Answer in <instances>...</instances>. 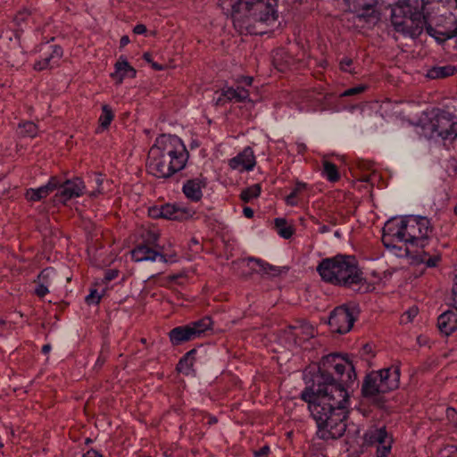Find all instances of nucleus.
<instances>
[{
	"instance_id": "cd10ccee",
	"label": "nucleus",
	"mask_w": 457,
	"mask_h": 457,
	"mask_svg": "<svg viewBox=\"0 0 457 457\" xmlns=\"http://www.w3.org/2000/svg\"><path fill=\"white\" fill-rule=\"evenodd\" d=\"M275 226L277 228L278 234L285 238H290L294 234V228L291 225L287 224V220L282 218H277L275 220Z\"/></svg>"
},
{
	"instance_id": "4c0bfd02",
	"label": "nucleus",
	"mask_w": 457,
	"mask_h": 457,
	"mask_svg": "<svg viewBox=\"0 0 457 457\" xmlns=\"http://www.w3.org/2000/svg\"><path fill=\"white\" fill-rule=\"evenodd\" d=\"M29 16L30 14L27 10L21 11L14 17V21L18 25H21V22H25L29 18Z\"/></svg>"
},
{
	"instance_id": "423d86ee",
	"label": "nucleus",
	"mask_w": 457,
	"mask_h": 457,
	"mask_svg": "<svg viewBox=\"0 0 457 457\" xmlns=\"http://www.w3.org/2000/svg\"><path fill=\"white\" fill-rule=\"evenodd\" d=\"M317 271L324 281L334 285L358 284L361 279L356 262L352 256L337 255L323 259Z\"/></svg>"
},
{
	"instance_id": "c85d7f7f",
	"label": "nucleus",
	"mask_w": 457,
	"mask_h": 457,
	"mask_svg": "<svg viewBox=\"0 0 457 457\" xmlns=\"http://www.w3.org/2000/svg\"><path fill=\"white\" fill-rule=\"evenodd\" d=\"M113 118L114 113L112 108L107 104L103 105L102 113L98 119L100 129L103 130L108 129Z\"/></svg>"
},
{
	"instance_id": "2f4dec72",
	"label": "nucleus",
	"mask_w": 457,
	"mask_h": 457,
	"mask_svg": "<svg viewBox=\"0 0 457 457\" xmlns=\"http://www.w3.org/2000/svg\"><path fill=\"white\" fill-rule=\"evenodd\" d=\"M56 272L53 268H46L43 270L37 277L39 283H44L49 287L52 285V280L55 277Z\"/></svg>"
},
{
	"instance_id": "c9c22d12",
	"label": "nucleus",
	"mask_w": 457,
	"mask_h": 457,
	"mask_svg": "<svg viewBox=\"0 0 457 457\" xmlns=\"http://www.w3.org/2000/svg\"><path fill=\"white\" fill-rule=\"evenodd\" d=\"M307 189H308V185L306 183L302 182V181H297L290 194L298 197L303 192H305Z\"/></svg>"
},
{
	"instance_id": "aec40b11",
	"label": "nucleus",
	"mask_w": 457,
	"mask_h": 457,
	"mask_svg": "<svg viewBox=\"0 0 457 457\" xmlns=\"http://www.w3.org/2000/svg\"><path fill=\"white\" fill-rule=\"evenodd\" d=\"M437 327L445 336L453 334L457 329V312L454 311L443 312L437 319Z\"/></svg>"
},
{
	"instance_id": "a878e982",
	"label": "nucleus",
	"mask_w": 457,
	"mask_h": 457,
	"mask_svg": "<svg viewBox=\"0 0 457 457\" xmlns=\"http://www.w3.org/2000/svg\"><path fill=\"white\" fill-rule=\"evenodd\" d=\"M194 338L201 337L204 333L212 328V320L210 317H204L199 320L188 324Z\"/></svg>"
},
{
	"instance_id": "9b49d317",
	"label": "nucleus",
	"mask_w": 457,
	"mask_h": 457,
	"mask_svg": "<svg viewBox=\"0 0 457 457\" xmlns=\"http://www.w3.org/2000/svg\"><path fill=\"white\" fill-rule=\"evenodd\" d=\"M357 317L355 307L341 305L331 312L328 324L335 333L345 334L351 330Z\"/></svg>"
},
{
	"instance_id": "20e7f679",
	"label": "nucleus",
	"mask_w": 457,
	"mask_h": 457,
	"mask_svg": "<svg viewBox=\"0 0 457 457\" xmlns=\"http://www.w3.org/2000/svg\"><path fill=\"white\" fill-rule=\"evenodd\" d=\"M432 232L430 220L424 216H404L389 220L383 228L382 242L387 248L395 243L411 247H425Z\"/></svg>"
},
{
	"instance_id": "a18cd8bd",
	"label": "nucleus",
	"mask_w": 457,
	"mask_h": 457,
	"mask_svg": "<svg viewBox=\"0 0 457 457\" xmlns=\"http://www.w3.org/2000/svg\"><path fill=\"white\" fill-rule=\"evenodd\" d=\"M133 31L135 34L142 35V34L145 33L146 28L143 24H137L134 27Z\"/></svg>"
},
{
	"instance_id": "ddd939ff",
	"label": "nucleus",
	"mask_w": 457,
	"mask_h": 457,
	"mask_svg": "<svg viewBox=\"0 0 457 457\" xmlns=\"http://www.w3.org/2000/svg\"><path fill=\"white\" fill-rule=\"evenodd\" d=\"M148 237L146 238L147 244H139L131 251V258L137 262H154L157 259L162 262H166L167 260L163 254L154 250L149 245H155L159 239V235L155 231H148Z\"/></svg>"
},
{
	"instance_id": "864d4df0",
	"label": "nucleus",
	"mask_w": 457,
	"mask_h": 457,
	"mask_svg": "<svg viewBox=\"0 0 457 457\" xmlns=\"http://www.w3.org/2000/svg\"><path fill=\"white\" fill-rule=\"evenodd\" d=\"M319 230L320 233H326V232L329 231V228L326 225H323L320 228Z\"/></svg>"
},
{
	"instance_id": "f704fd0d",
	"label": "nucleus",
	"mask_w": 457,
	"mask_h": 457,
	"mask_svg": "<svg viewBox=\"0 0 457 457\" xmlns=\"http://www.w3.org/2000/svg\"><path fill=\"white\" fill-rule=\"evenodd\" d=\"M195 353V350L189 351L179 361V370H183V366L186 365L187 368H191L194 364L192 355Z\"/></svg>"
},
{
	"instance_id": "5fc2aeb1",
	"label": "nucleus",
	"mask_w": 457,
	"mask_h": 457,
	"mask_svg": "<svg viewBox=\"0 0 457 457\" xmlns=\"http://www.w3.org/2000/svg\"><path fill=\"white\" fill-rule=\"evenodd\" d=\"M95 180H96V183L98 186H100V185L102 184V179H101V177H100L99 175L96 176Z\"/></svg>"
},
{
	"instance_id": "412c9836",
	"label": "nucleus",
	"mask_w": 457,
	"mask_h": 457,
	"mask_svg": "<svg viewBox=\"0 0 457 457\" xmlns=\"http://www.w3.org/2000/svg\"><path fill=\"white\" fill-rule=\"evenodd\" d=\"M136 73V70L129 65L127 60L120 57L115 63V71L112 73V77L120 84L125 78H135Z\"/></svg>"
},
{
	"instance_id": "2eb2a0df",
	"label": "nucleus",
	"mask_w": 457,
	"mask_h": 457,
	"mask_svg": "<svg viewBox=\"0 0 457 457\" xmlns=\"http://www.w3.org/2000/svg\"><path fill=\"white\" fill-rule=\"evenodd\" d=\"M57 188V196L60 197L61 201L66 202L71 198L82 195L86 187L81 179L75 178L73 179L66 180L61 185L58 183Z\"/></svg>"
},
{
	"instance_id": "a19ab883",
	"label": "nucleus",
	"mask_w": 457,
	"mask_h": 457,
	"mask_svg": "<svg viewBox=\"0 0 457 457\" xmlns=\"http://www.w3.org/2000/svg\"><path fill=\"white\" fill-rule=\"evenodd\" d=\"M118 277V271L116 270H109L105 272L104 280L108 283Z\"/></svg>"
},
{
	"instance_id": "f8f14e48",
	"label": "nucleus",
	"mask_w": 457,
	"mask_h": 457,
	"mask_svg": "<svg viewBox=\"0 0 457 457\" xmlns=\"http://www.w3.org/2000/svg\"><path fill=\"white\" fill-rule=\"evenodd\" d=\"M366 445L377 446V457H388L391 453L393 439L385 427H371L363 435Z\"/></svg>"
},
{
	"instance_id": "4468645a",
	"label": "nucleus",
	"mask_w": 457,
	"mask_h": 457,
	"mask_svg": "<svg viewBox=\"0 0 457 457\" xmlns=\"http://www.w3.org/2000/svg\"><path fill=\"white\" fill-rule=\"evenodd\" d=\"M256 164V159L253 150L250 146H246L242 152L229 160L228 165L232 170L243 171H251Z\"/></svg>"
},
{
	"instance_id": "603ef678",
	"label": "nucleus",
	"mask_w": 457,
	"mask_h": 457,
	"mask_svg": "<svg viewBox=\"0 0 457 457\" xmlns=\"http://www.w3.org/2000/svg\"><path fill=\"white\" fill-rule=\"evenodd\" d=\"M50 350H51V346L49 345H45L42 347V352L44 353H48L50 352Z\"/></svg>"
},
{
	"instance_id": "1a4fd4ad",
	"label": "nucleus",
	"mask_w": 457,
	"mask_h": 457,
	"mask_svg": "<svg viewBox=\"0 0 457 457\" xmlns=\"http://www.w3.org/2000/svg\"><path fill=\"white\" fill-rule=\"evenodd\" d=\"M400 369L391 367L372 371L366 376L361 391L365 396H375L385 394L398 387Z\"/></svg>"
},
{
	"instance_id": "c03bdc74",
	"label": "nucleus",
	"mask_w": 457,
	"mask_h": 457,
	"mask_svg": "<svg viewBox=\"0 0 457 457\" xmlns=\"http://www.w3.org/2000/svg\"><path fill=\"white\" fill-rule=\"evenodd\" d=\"M82 457H103V455L95 449H90L83 453Z\"/></svg>"
},
{
	"instance_id": "4d7b16f0",
	"label": "nucleus",
	"mask_w": 457,
	"mask_h": 457,
	"mask_svg": "<svg viewBox=\"0 0 457 457\" xmlns=\"http://www.w3.org/2000/svg\"><path fill=\"white\" fill-rule=\"evenodd\" d=\"M4 440L2 438V436H0V449H2L4 447Z\"/></svg>"
},
{
	"instance_id": "c756f323",
	"label": "nucleus",
	"mask_w": 457,
	"mask_h": 457,
	"mask_svg": "<svg viewBox=\"0 0 457 457\" xmlns=\"http://www.w3.org/2000/svg\"><path fill=\"white\" fill-rule=\"evenodd\" d=\"M38 128L32 121H26L19 125V134L21 137H35L37 136Z\"/></svg>"
},
{
	"instance_id": "9d476101",
	"label": "nucleus",
	"mask_w": 457,
	"mask_h": 457,
	"mask_svg": "<svg viewBox=\"0 0 457 457\" xmlns=\"http://www.w3.org/2000/svg\"><path fill=\"white\" fill-rule=\"evenodd\" d=\"M253 77L243 76L237 79L236 87H225L221 89L215 101L216 104H225L228 102L242 103L249 99L247 87L253 84Z\"/></svg>"
},
{
	"instance_id": "f3484780",
	"label": "nucleus",
	"mask_w": 457,
	"mask_h": 457,
	"mask_svg": "<svg viewBox=\"0 0 457 457\" xmlns=\"http://www.w3.org/2000/svg\"><path fill=\"white\" fill-rule=\"evenodd\" d=\"M63 54L61 46L54 45L48 47V51L38 61L35 62L33 69L37 71L53 69L57 66Z\"/></svg>"
},
{
	"instance_id": "ea45409f",
	"label": "nucleus",
	"mask_w": 457,
	"mask_h": 457,
	"mask_svg": "<svg viewBox=\"0 0 457 457\" xmlns=\"http://www.w3.org/2000/svg\"><path fill=\"white\" fill-rule=\"evenodd\" d=\"M352 63H353L352 59L347 58V57L343 58V59L341 60V62H340V68H341V70H342L343 71L352 72V71H350V69H349V68L351 67Z\"/></svg>"
},
{
	"instance_id": "dca6fc26",
	"label": "nucleus",
	"mask_w": 457,
	"mask_h": 457,
	"mask_svg": "<svg viewBox=\"0 0 457 457\" xmlns=\"http://www.w3.org/2000/svg\"><path fill=\"white\" fill-rule=\"evenodd\" d=\"M207 186V179L199 176L187 179L184 182L182 192L185 196L191 202H199L203 197V189Z\"/></svg>"
},
{
	"instance_id": "3c124183",
	"label": "nucleus",
	"mask_w": 457,
	"mask_h": 457,
	"mask_svg": "<svg viewBox=\"0 0 457 457\" xmlns=\"http://www.w3.org/2000/svg\"><path fill=\"white\" fill-rule=\"evenodd\" d=\"M299 110L302 111V112H303V111L304 112H310V111H314L315 108L312 105H304V106H300Z\"/></svg>"
},
{
	"instance_id": "6ab92c4d",
	"label": "nucleus",
	"mask_w": 457,
	"mask_h": 457,
	"mask_svg": "<svg viewBox=\"0 0 457 457\" xmlns=\"http://www.w3.org/2000/svg\"><path fill=\"white\" fill-rule=\"evenodd\" d=\"M58 179L56 178H51L47 184L39 187L37 188H29L25 193L27 200L31 202L40 201L46 198L51 192L57 189Z\"/></svg>"
},
{
	"instance_id": "6e6552de",
	"label": "nucleus",
	"mask_w": 457,
	"mask_h": 457,
	"mask_svg": "<svg viewBox=\"0 0 457 457\" xmlns=\"http://www.w3.org/2000/svg\"><path fill=\"white\" fill-rule=\"evenodd\" d=\"M425 116L422 127L431 137H437L443 140H453L457 137L455 114L441 109H432L426 112Z\"/></svg>"
},
{
	"instance_id": "e433bc0d",
	"label": "nucleus",
	"mask_w": 457,
	"mask_h": 457,
	"mask_svg": "<svg viewBox=\"0 0 457 457\" xmlns=\"http://www.w3.org/2000/svg\"><path fill=\"white\" fill-rule=\"evenodd\" d=\"M48 288H49V286H47L44 283L38 282V284L35 289V294L39 297H44L46 295H47L49 293Z\"/></svg>"
},
{
	"instance_id": "f257e3e1",
	"label": "nucleus",
	"mask_w": 457,
	"mask_h": 457,
	"mask_svg": "<svg viewBox=\"0 0 457 457\" xmlns=\"http://www.w3.org/2000/svg\"><path fill=\"white\" fill-rule=\"evenodd\" d=\"M319 372L322 381L317 387H307L301 398L317 424L316 435L323 440L337 439L346 429L348 393L342 384L352 383L356 378L353 364L339 354H329L321 361Z\"/></svg>"
},
{
	"instance_id": "bb28decb",
	"label": "nucleus",
	"mask_w": 457,
	"mask_h": 457,
	"mask_svg": "<svg viewBox=\"0 0 457 457\" xmlns=\"http://www.w3.org/2000/svg\"><path fill=\"white\" fill-rule=\"evenodd\" d=\"M323 170L321 171V175L328 181L330 182H336L339 179V172L337 170V167L328 162V161H323L322 162Z\"/></svg>"
},
{
	"instance_id": "49530a36",
	"label": "nucleus",
	"mask_w": 457,
	"mask_h": 457,
	"mask_svg": "<svg viewBox=\"0 0 457 457\" xmlns=\"http://www.w3.org/2000/svg\"><path fill=\"white\" fill-rule=\"evenodd\" d=\"M417 315V310H410L404 313L403 318L406 316L407 321H411L413 317Z\"/></svg>"
},
{
	"instance_id": "de8ad7c7",
	"label": "nucleus",
	"mask_w": 457,
	"mask_h": 457,
	"mask_svg": "<svg viewBox=\"0 0 457 457\" xmlns=\"http://www.w3.org/2000/svg\"><path fill=\"white\" fill-rule=\"evenodd\" d=\"M243 213L246 218H252L253 216V211L250 207H245L243 209Z\"/></svg>"
},
{
	"instance_id": "09e8293b",
	"label": "nucleus",
	"mask_w": 457,
	"mask_h": 457,
	"mask_svg": "<svg viewBox=\"0 0 457 457\" xmlns=\"http://www.w3.org/2000/svg\"><path fill=\"white\" fill-rule=\"evenodd\" d=\"M453 294L454 295V302H455V305H456V309H457V273H456V276H455V278H454V285H453Z\"/></svg>"
},
{
	"instance_id": "473e14b6",
	"label": "nucleus",
	"mask_w": 457,
	"mask_h": 457,
	"mask_svg": "<svg viewBox=\"0 0 457 457\" xmlns=\"http://www.w3.org/2000/svg\"><path fill=\"white\" fill-rule=\"evenodd\" d=\"M104 294V289L102 292H98L97 289H91L89 295H87L85 298V301L87 304H98Z\"/></svg>"
},
{
	"instance_id": "58836bf2",
	"label": "nucleus",
	"mask_w": 457,
	"mask_h": 457,
	"mask_svg": "<svg viewBox=\"0 0 457 457\" xmlns=\"http://www.w3.org/2000/svg\"><path fill=\"white\" fill-rule=\"evenodd\" d=\"M440 261L439 255H434L428 258H423L421 259V262H424L427 267L433 268L436 267Z\"/></svg>"
},
{
	"instance_id": "393cba45",
	"label": "nucleus",
	"mask_w": 457,
	"mask_h": 457,
	"mask_svg": "<svg viewBox=\"0 0 457 457\" xmlns=\"http://www.w3.org/2000/svg\"><path fill=\"white\" fill-rule=\"evenodd\" d=\"M456 72L457 68L454 65L434 66L428 71L427 77L431 79H442L451 77Z\"/></svg>"
},
{
	"instance_id": "b1692460",
	"label": "nucleus",
	"mask_w": 457,
	"mask_h": 457,
	"mask_svg": "<svg viewBox=\"0 0 457 457\" xmlns=\"http://www.w3.org/2000/svg\"><path fill=\"white\" fill-rule=\"evenodd\" d=\"M169 337L173 345H180L195 339L188 325L174 328L170 331Z\"/></svg>"
},
{
	"instance_id": "79ce46f5",
	"label": "nucleus",
	"mask_w": 457,
	"mask_h": 457,
	"mask_svg": "<svg viewBox=\"0 0 457 457\" xmlns=\"http://www.w3.org/2000/svg\"><path fill=\"white\" fill-rule=\"evenodd\" d=\"M286 204L290 206H296L298 204L297 197L293 195L292 194H289L286 199Z\"/></svg>"
},
{
	"instance_id": "72a5a7b5",
	"label": "nucleus",
	"mask_w": 457,
	"mask_h": 457,
	"mask_svg": "<svg viewBox=\"0 0 457 457\" xmlns=\"http://www.w3.org/2000/svg\"><path fill=\"white\" fill-rule=\"evenodd\" d=\"M367 89L364 85H359L351 88H348L340 94L341 97L352 96L363 93Z\"/></svg>"
},
{
	"instance_id": "37998d69",
	"label": "nucleus",
	"mask_w": 457,
	"mask_h": 457,
	"mask_svg": "<svg viewBox=\"0 0 457 457\" xmlns=\"http://www.w3.org/2000/svg\"><path fill=\"white\" fill-rule=\"evenodd\" d=\"M270 452V447L268 445H264L260 450L254 453L255 457H264L267 456Z\"/></svg>"
},
{
	"instance_id": "0eeeda50",
	"label": "nucleus",
	"mask_w": 457,
	"mask_h": 457,
	"mask_svg": "<svg viewBox=\"0 0 457 457\" xmlns=\"http://www.w3.org/2000/svg\"><path fill=\"white\" fill-rule=\"evenodd\" d=\"M391 21L397 32L405 37H416L421 34L426 21L424 12L419 11L418 2L403 1L392 9Z\"/></svg>"
},
{
	"instance_id": "bf43d9fd",
	"label": "nucleus",
	"mask_w": 457,
	"mask_h": 457,
	"mask_svg": "<svg viewBox=\"0 0 457 457\" xmlns=\"http://www.w3.org/2000/svg\"><path fill=\"white\" fill-rule=\"evenodd\" d=\"M91 195L96 196V193L93 192V193L91 194Z\"/></svg>"
},
{
	"instance_id": "6e6d98bb",
	"label": "nucleus",
	"mask_w": 457,
	"mask_h": 457,
	"mask_svg": "<svg viewBox=\"0 0 457 457\" xmlns=\"http://www.w3.org/2000/svg\"><path fill=\"white\" fill-rule=\"evenodd\" d=\"M446 411H447V415L448 416L453 415V413H455V410L453 409V408H448Z\"/></svg>"
},
{
	"instance_id": "4be33fe9",
	"label": "nucleus",
	"mask_w": 457,
	"mask_h": 457,
	"mask_svg": "<svg viewBox=\"0 0 457 457\" xmlns=\"http://www.w3.org/2000/svg\"><path fill=\"white\" fill-rule=\"evenodd\" d=\"M241 264L246 265L252 271L261 274H276L278 271L276 267L253 257L242 260Z\"/></svg>"
},
{
	"instance_id": "5701e85b",
	"label": "nucleus",
	"mask_w": 457,
	"mask_h": 457,
	"mask_svg": "<svg viewBox=\"0 0 457 457\" xmlns=\"http://www.w3.org/2000/svg\"><path fill=\"white\" fill-rule=\"evenodd\" d=\"M345 2L352 12H359L363 11V12L358 15L359 18H361L369 14L370 12L371 13L374 12V6L377 4L378 0H345Z\"/></svg>"
},
{
	"instance_id": "8fccbe9b",
	"label": "nucleus",
	"mask_w": 457,
	"mask_h": 457,
	"mask_svg": "<svg viewBox=\"0 0 457 457\" xmlns=\"http://www.w3.org/2000/svg\"><path fill=\"white\" fill-rule=\"evenodd\" d=\"M129 43V38L128 36L121 37L120 41L121 47L127 46Z\"/></svg>"
},
{
	"instance_id": "7ed1b4c3",
	"label": "nucleus",
	"mask_w": 457,
	"mask_h": 457,
	"mask_svg": "<svg viewBox=\"0 0 457 457\" xmlns=\"http://www.w3.org/2000/svg\"><path fill=\"white\" fill-rule=\"evenodd\" d=\"M188 156V151L179 137L163 134L151 146L146 168L157 179H169L186 167Z\"/></svg>"
},
{
	"instance_id": "a211bd4d",
	"label": "nucleus",
	"mask_w": 457,
	"mask_h": 457,
	"mask_svg": "<svg viewBox=\"0 0 457 457\" xmlns=\"http://www.w3.org/2000/svg\"><path fill=\"white\" fill-rule=\"evenodd\" d=\"M150 213L153 217H161L167 220H183L188 215V212L186 209L180 208L174 204H164L160 208H154L150 210Z\"/></svg>"
},
{
	"instance_id": "f03ea898",
	"label": "nucleus",
	"mask_w": 457,
	"mask_h": 457,
	"mask_svg": "<svg viewBox=\"0 0 457 457\" xmlns=\"http://www.w3.org/2000/svg\"><path fill=\"white\" fill-rule=\"evenodd\" d=\"M240 34L262 35L278 18L277 0H218Z\"/></svg>"
},
{
	"instance_id": "7c9ffc66",
	"label": "nucleus",
	"mask_w": 457,
	"mask_h": 457,
	"mask_svg": "<svg viewBox=\"0 0 457 457\" xmlns=\"http://www.w3.org/2000/svg\"><path fill=\"white\" fill-rule=\"evenodd\" d=\"M261 194V186L259 184H253L251 187H248L245 190L241 192L240 197L241 199L248 203L251 200L258 197Z\"/></svg>"
},
{
	"instance_id": "39448f33",
	"label": "nucleus",
	"mask_w": 457,
	"mask_h": 457,
	"mask_svg": "<svg viewBox=\"0 0 457 457\" xmlns=\"http://www.w3.org/2000/svg\"><path fill=\"white\" fill-rule=\"evenodd\" d=\"M428 34L438 42L457 37V0H422Z\"/></svg>"
},
{
	"instance_id": "13d9d810",
	"label": "nucleus",
	"mask_w": 457,
	"mask_h": 457,
	"mask_svg": "<svg viewBox=\"0 0 457 457\" xmlns=\"http://www.w3.org/2000/svg\"><path fill=\"white\" fill-rule=\"evenodd\" d=\"M454 212H455V214L457 215V205H456V206H455V208H454Z\"/></svg>"
}]
</instances>
